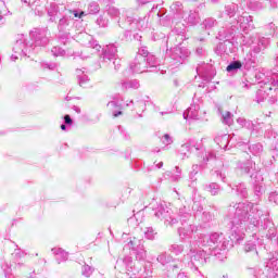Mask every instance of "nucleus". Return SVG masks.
<instances>
[{"label":"nucleus","instance_id":"1","mask_svg":"<svg viewBox=\"0 0 278 278\" xmlns=\"http://www.w3.org/2000/svg\"><path fill=\"white\" fill-rule=\"evenodd\" d=\"M238 68H242V62L240 61H235L232 63H230L227 67L226 71L228 73H231V71H238Z\"/></svg>","mask_w":278,"mask_h":278},{"label":"nucleus","instance_id":"2","mask_svg":"<svg viewBox=\"0 0 278 278\" xmlns=\"http://www.w3.org/2000/svg\"><path fill=\"white\" fill-rule=\"evenodd\" d=\"M222 115L224 121H229V118H231V113L229 111H223Z\"/></svg>","mask_w":278,"mask_h":278},{"label":"nucleus","instance_id":"3","mask_svg":"<svg viewBox=\"0 0 278 278\" xmlns=\"http://www.w3.org/2000/svg\"><path fill=\"white\" fill-rule=\"evenodd\" d=\"M64 121L66 125H73V119L71 118V115H65Z\"/></svg>","mask_w":278,"mask_h":278},{"label":"nucleus","instance_id":"4","mask_svg":"<svg viewBox=\"0 0 278 278\" xmlns=\"http://www.w3.org/2000/svg\"><path fill=\"white\" fill-rule=\"evenodd\" d=\"M86 13L83 11L80 13H74L75 18H81Z\"/></svg>","mask_w":278,"mask_h":278},{"label":"nucleus","instance_id":"5","mask_svg":"<svg viewBox=\"0 0 278 278\" xmlns=\"http://www.w3.org/2000/svg\"><path fill=\"white\" fill-rule=\"evenodd\" d=\"M164 139H165V140H170V136H169L168 134H165V135H164Z\"/></svg>","mask_w":278,"mask_h":278},{"label":"nucleus","instance_id":"6","mask_svg":"<svg viewBox=\"0 0 278 278\" xmlns=\"http://www.w3.org/2000/svg\"><path fill=\"white\" fill-rule=\"evenodd\" d=\"M61 129L64 131V130H66V125H61Z\"/></svg>","mask_w":278,"mask_h":278},{"label":"nucleus","instance_id":"7","mask_svg":"<svg viewBox=\"0 0 278 278\" xmlns=\"http://www.w3.org/2000/svg\"><path fill=\"white\" fill-rule=\"evenodd\" d=\"M121 114H123V112H118L117 114H115L114 116L116 117V116H121Z\"/></svg>","mask_w":278,"mask_h":278},{"label":"nucleus","instance_id":"8","mask_svg":"<svg viewBox=\"0 0 278 278\" xmlns=\"http://www.w3.org/2000/svg\"><path fill=\"white\" fill-rule=\"evenodd\" d=\"M0 21H1V16H0Z\"/></svg>","mask_w":278,"mask_h":278}]
</instances>
